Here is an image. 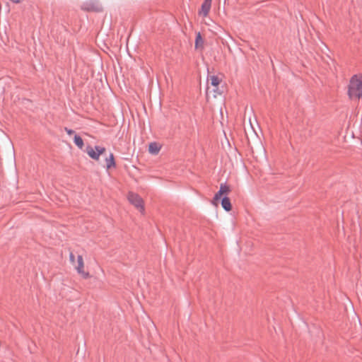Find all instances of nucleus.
<instances>
[{"label": "nucleus", "mask_w": 362, "mask_h": 362, "mask_svg": "<svg viewBox=\"0 0 362 362\" xmlns=\"http://www.w3.org/2000/svg\"><path fill=\"white\" fill-rule=\"evenodd\" d=\"M348 94L351 100H359L362 98V76H354L349 83Z\"/></svg>", "instance_id": "obj_1"}, {"label": "nucleus", "mask_w": 362, "mask_h": 362, "mask_svg": "<svg viewBox=\"0 0 362 362\" xmlns=\"http://www.w3.org/2000/svg\"><path fill=\"white\" fill-rule=\"evenodd\" d=\"M70 261L74 264L75 269H76L78 274H80L84 279L90 278L89 272L85 270L84 261L83 256L79 255L76 257L75 262V256L73 253L69 255Z\"/></svg>", "instance_id": "obj_2"}, {"label": "nucleus", "mask_w": 362, "mask_h": 362, "mask_svg": "<svg viewBox=\"0 0 362 362\" xmlns=\"http://www.w3.org/2000/svg\"><path fill=\"white\" fill-rule=\"evenodd\" d=\"M86 151L90 158L98 161L100 156L106 152V148L100 146H88Z\"/></svg>", "instance_id": "obj_3"}, {"label": "nucleus", "mask_w": 362, "mask_h": 362, "mask_svg": "<svg viewBox=\"0 0 362 362\" xmlns=\"http://www.w3.org/2000/svg\"><path fill=\"white\" fill-rule=\"evenodd\" d=\"M82 8L88 11L102 12L103 11V6L98 0H88L84 2Z\"/></svg>", "instance_id": "obj_4"}, {"label": "nucleus", "mask_w": 362, "mask_h": 362, "mask_svg": "<svg viewBox=\"0 0 362 362\" xmlns=\"http://www.w3.org/2000/svg\"><path fill=\"white\" fill-rule=\"evenodd\" d=\"M128 200L141 213L144 211V201L138 194L129 192L128 194Z\"/></svg>", "instance_id": "obj_5"}, {"label": "nucleus", "mask_w": 362, "mask_h": 362, "mask_svg": "<svg viewBox=\"0 0 362 362\" xmlns=\"http://www.w3.org/2000/svg\"><path fill=\"white\" fill-rule=\"evenodd\" d=\"M230 192V189L229 186H228L225 184H221L220 186L219 191L214 195V197L211 202L212 204L214 205L215 206H217L218 201L219 200L221 197L222 195L228 194Z\"/></svg>", "instance_id": "obj_6"}, {"label": "nucleus", "mask_w": 362, "mask_h": 362, "mask_svg": "<svg viewBox=\"0 0 362 362\" xmlns=\"http://www.w3.org/2000/svg\"><path fill=\"white\" fill-rule=\"evenodd\" d=\"M207 81L208 83H210V84L214 87V96L216 97L217 94L220 95L221 93L218 90V86L222 81V79L217 76L211 75L208 77Z\"/></svg>", "instance_id": "obj_7"}, {"label": "nucleus", "mask_w": 362, "mask_h": 362, "mask_svg": "<svg viewBox=\"0 0 362 362\" xmlns=\"http://www.w3.org/2000/svg\"><path fill=\"white\" fill-rule=\"evenodd\" d=\"M212 0H204L202 5L201 9L199 11V14L204 17H206L210 11L211 6Z\"/></svg>", "instance_id": "obj_8"}, {"label": "nucleus", "mask_w": 362, "mask_h": 362, "mask_svg": "<svg viewBox=\"0 0 362 362\" xmlns=\"http://www.w3.org/2000/svg\"><path fill=\"white\" fill-rule=\"evenodd\" d=\"M104 166L107 170H110L112 168H115L116 163L113 153H110L105 159Z\"/></svg>", "instance_id": "obj_9"}, {"label": "nucleus", "mask_w": 362, "mask_h": 362, "mask_svg": "<svg viewBox=\"0 0 362 362\" xmlns=\"http://www.w3.org/2000/svg\"><path fill=\"white\" fill-rule=\"evenodd\" d=\"M161 145L156 142H152L148 145V152L153 155H157L160 151Z\"/></svg>", "instance_id": "obj_10"}, {"label": "nucleus", "mask_w": 362, "mask_h": 362, "mask_svg": "<svg viewBox=\"0 0 362 362\" xmlns=\"http://www.w3.org/2000/svg\"><path fill=\"white\" fill-rule=\"evenodd\" d=\"M204 40L202 38L200 33H197L196 40H195V48L202 49L204 47Z\"/></svg>", "instance_id": "obj_11"}, {"label": "nucleus", "mask_w": 362, "mask_h": 362, "mask_svg": "<svg viewBox=\"0 0 362 362\" xmlns=\"http://www.w3.org/2000/svg\"><path fill=\"white\" fill-rule=\"evenodd\" d=\"M222 207L227 211H230L232 209L230 201L228 197H225L221 202Z\"/></svg>", "instance_id": "obj_12"}, {"label": "nucleus", "mask_w": 362, "mask_h": 362, "mask_svg": "<svg viewBox=\"0 0 362 362\" xmlns=\"http://www.w3.org/2000/svg\"><path fill=\"white\" fill-rule=\"evenodd\" d=\"M74 143L79 148H82L83 147V141L78 135L76 134L74 136Z\"/></svg>", "instance_id": "obj_13"}, {"label": "nucleus", "mask_w": 362, "mask_h": 362, "mask_svg": "<svg viewBox=\"0 0 362 362\" xmlns=\"http://www.w3.org/2000/svg\"><path fill=\"white\" fill-rule=\"evenodd\" d=\"M65 131L66 132V133L69 134V135H71L74 133V132L71 129H69L67 128L65 129Z\"/></svg>", "instance_id": "obj_14"}]
</instances>
